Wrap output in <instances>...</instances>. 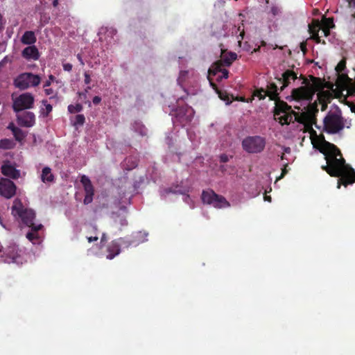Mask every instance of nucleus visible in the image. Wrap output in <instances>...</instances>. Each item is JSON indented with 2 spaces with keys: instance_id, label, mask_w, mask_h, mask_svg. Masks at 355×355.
Here are the masks:
<instances>
[{
  "instance_id": "obj_39",
  "label": "nucleus",
  "mask_w": 355,
  "mask_h": 355,
  "mask_svg": "<svg viewBox=\"0 0 355 355\" xmlns=\"http://www.w3.org/2000/svg\"><path fill=\"white\" fill-rule=\"evenodd\" d=\"M62 67L63 69L67 71H71L72 69V64L70 63H64Z\"/></svg>"
},
{
  "instance_id": "obj_30",
  "label": "nucleus",
  "mask_w": 355,
  "mask_h": 355,
  "mask_svg": "<svg viewBox=\"0 0 355 355\" xmlns=\"http://www.w3.org/2000/svg\"><path fill=\"white\" fill-rule=\"evenodd\" d=\"M83 110V106L80 104L69 105L68 106V111L70 113L80 112Z\"/></svg>"
},
{
  "instance_id": "obj_20",
  "label": "nucleus",
  "mask_w": 355,
  "mask_h": 355,
  "mask_svg": "<svg viewBox=\"0 0 355 355\" xmlns=\"http://www.w3.org/2000/svg\"><path fill=\"white\" fill-rule=\"evenodd\" d=\"M1 173L12 179H17L20 176V171L8 163H5L1 166Z\"/></svg>"
},
{
  "instance_id": "obj_52",
  "label": "nucleus",
  "mask_w": 355,
  "mask_h": 355,
  "mask_svg": "<svg viewBox=\"0 0 355 355\" xmlns=\"http://www.w3.org/2000/svg\"><path fill=\"white\" fill-rule=\"evenodd\" d=\"M58 0H53V6L54 7H57V6H58Z\"/></svg>"
},
{
  "instance_id": "obj_8",
  "label": "nucleus",
  "mask_w": 355,
  "mask_h": 355,
  "mask_svg": "<svg viewBox=\"0 0 355 355\" xmlns=\"http://www.w3.org/2000/svg\"><path fill=\"white\" fill-rule=\"evenodd\" d=\"M266 146V139L261 136H249L242 141L243 149L251 154L259 153Z\"/></svg>"
},
{
  "instance_id": "obj_32",
  "label": "nucleus",
  "mask_w": 355,
  "mask_h": 355,
  "mask_svg": "<svg viewBox=\"0 0 355 355\" xmlns=\"http://www.w3.org/2000/svg\"><path fill=\"white\" fill-rule=\"evenodd\" d=\"M238 33H239V35H236V38L238 40V43H239V46H241V40L243 39L244 31H243V29H242V30L241 29V26H239L236 29V34H237Z\"/></svg>"
},
{
  "instance_id": "obj_10",
  "label": "nucleus",
  "mask_w": 355,
  "mask_h": 355,
  "mask_svg": "<svg viewBox=\"0 0 355 355\" xmlns=\"http://www.w3.org/2000/svg\"><path fill=\"white\" fill-rule=\"evenodd\" d=\"M202 200L204 203L212 205L216 208H225L230 205L224 197L216 194L212 191H203Z\"/></svg>"
},
{
  "instance_id": "obj_4",
  "label": "nucleus",
  "mask_w": 355,
  "mask_h": 355,
  "mask_svg": "<svg viewBox=\"0 0 355 355\" xmlns=\"http://www.w3.org/2000/svg\"><path fill=\"white\" fill-rule=\"evenodd\" d=\"M324 129L329 133H338L343 130L345 127L349 128L351 123H347L346 119L342 116L340 108L334 105L328 112L323 119Z\"/></svg>"
},
{
  "instance_id": "obj_15",
  "label": "nucleus",
  "mask_w": 355,
  "mask_h": 355,
  "mask_svg": "<svg viewBox=\"0 0 355 355\" xmlns=\"http://www.w3.org/2000/svg\"><path fill=\"white\" fill-rule=\"evenodd\" d=\"M121 243H124L127 245L126 241L124 239H120L119 241H112L107 247V254L106 255V258L107 259H112L116 256L119 254L121 252L120 245Z\"/></svg>"
},
{
  "instance_id": "obj_27",
  "label": "nucleus",
  "mask_w": 355,
  "mask_h": 355,
  "mask_svg": "<svg viewBox=\"0 0 355 355\" xmlns=\"http://www.w3.org/2000/svg\"><path fill=\"white\" fill-rule=\"evenodd\" d=\"M12 134L15 139L19 141L23 140L26 137V134L24 133V132L19 128L15 129V131L12 132Z\"/></svg>"
},
{
  "instance_id": "obj_35",
  "label": "nucleus",
  "mask_w": 355,
  "mask_h": 355,
  "mask_svg": "<svg viewBox=\"0 0 355 355\" xmlns=\"http://www.w3.org/2000/svg\"><path fill=\"white\" fill-rule=\"evenodd\" d=\"M255 96L259 98V99H263L267 96V92L266 90L257 91Z\"/></svg>"
},
{
  "instance_id": "obj_36",
  "label": "nucleus",
  "mask_w": 355,
  "mask_h": 355,
  "mask_svg": "<svg viewBox=\"0 0 355 355\" xmlns=\"http://www.w3.org/2000/svg\"><path fill=\"white\" fill-rule=\"evenodd\" d=\"M94 194H86L84 198V203L89 204L92 201Z\"/></svg>"
},
{
  "instance_id": "obj_34",
  "label": "nucleus",
  "mask_w": 355,
  "mask_h": 355,
  "mask_svg": "<svg viewBox=\"0 0 355 355\" xmlns=\"http://www.w3.org/2000/svg\"><path fill=\"white\" fill-rule=\"evenodd\" d=\"M282 149H283V155L281 156V159L282 160H287L288 161V159L285 156L286 154H290L291 153V148L289 147H285V146H283L282 147Z\"/></svg>"
},
{
  "instance_id": "obj_37",
  "label": "nucleus",
  "mask_w": 355,
  "mask_h": 355,
  "mask_svg": "<svg viewBox=\"0 0 355 355\" xmlns=\"http://www.w3.org/2000/svg\"><path fill=\"white\" fill-rule=\"evenodd\" d=\"M55 80V77L52 75H50L49 76V80H47L45 83L44 84V87H49L51 83Z\"/></svg>"
},
{
  "instance_id": "obj_11",
  "label": "nucleus",
  "mask_w": 355,
  "mask_h": 355,
  "mask_svg": "<svg viewBox=\"0 0 355 355\" xmlns=\"http://www.w3.org/2000/svg\"><path fill=\"white\" fill-rule=\"evenodd\" d=\"M172 115L175 118L174 123L178 122L184 126L191 121L194 115V111L191 107L185 105L173 110Z\"/></svg>"
},
{
  "instance_id": "obj_41",
  "label": "nucleus",
  "mask_w": 355,
  "mask_h": 355,
  "mask_svg": "<svg viewBox=\"0 0 355 355\" xmlns=\"http://www.w3.org/2000/svg\"><path fill=\"white\" fill-rule=\"evenodd\" d=\"M220 160L223 163L227 162L229 161V157L225 154H223L220 156Z\"/></svg>"
},
{
  "instance_id": "obj_19",
  "label": "nucleus",
  "mask_w": 355,
  "mask_h": 355,
  "mask_svg": "<svg viewBox=\"0 0 355 355\" xmlns=\"http://www.w3.org/2000/svg\"><path fill=\"white\" fill-rule=\"evenodd\" d=\"M21 55L28 60H37L40 58V53L35 46L30 45L22 51Z\"/></svg>"
},
{
  "instance_id": "obj_29",
  "label": "nucleus",
  "mask_w": 355,
  "mask_h": 355,
  "mask_svg": "<svg viewBox=\"0 0 355 355\" xmlns=\"http://www.w3.org/2000/svg\"><path fill=\"white\" fill-rule=\"evenodd\" d=\"M12 147V142L9 139H1L0 141V148L10 149Z\"/></svg>"
},
{
  "instance_id": "obj_54",
  "label": "nucleus",
  "mask_w": 355,
  "mask_h": 355,
  "mask_svg": "<svg viewBox=\"0 0 355 355\" xmlns=\"http://www.w3.org/2000/svg\"><path fill=\"white\" fill-rule=\"evenodd\" d=\"M136 166H137V163L134 162L132 166H130V167L128 168V169L130 170V169L135 168Z\"/></svg>"
},
{
  "instance_id": "obj_1",
  "label": "nucleus",
  "mask_w": 355,
  "mask_h": 355,
  "mask_svg": "<svg viewBox=\"0 0 355 355\" xmlns=\"http://www.w3.org/2000/svg\"><path fill=\"white\" fill-rule=\"evenodd\" d=\"M319 88L320 85L317 78H314L311 80H303L302 85L293 89L291 96L296 103H300V105H295L294 107L300 112H295L291 110V107L283 103L277 106L274 118L282 125L297 121L304 125L309 131L313 148L318 149L324 155L327 165L322 166V168L331 176L341 177L338 180L337 186V188L340 189V181H343L345 185L355 182V171L345 164L339 149L335 145L325 141L323 137H318L312 129L313 119L309 106Z\"/></svg>"
},
{
  "instance_id": "obj_12",
  "label": "nucleus",
  "mask_w": 355,
  "mask_h": 355,
  "mask_svg": "<svg viewBox=\"0 0 355 355\" xmlns=\"http://www.w3.org/2000/svg\"><path fill=\"white\" fill-rule=\"evenodd\" d=\"M33 103V96L31 93H24L14 99L12 108L15 112H19L21 110L31 108Z\"/></svg>"
},
{
  "instance_id": "obj_17",
  "label": "nucleus",
  "mask_w": 355,
  "mask_h": 355,
  "mask_svg": "<svg viewBox=\"0 0 355 355\" xmlns=\"http://www.w3.org/2000/svg\"><path fill=\"white\" fill-rule=\"evenodd\" d=\"M237 58V54L234 52L227 51L221 49L220 60L216 62H220L221 65L229 67Z\"/></svg>"
},
{
  "instance_id": "obj_48",
  "label": "nucleus",
  "mask_w": 355,
  "mask_h": 355,
  "mask_svg": "<svg viewBox=\"0 0 355 355\" xmlns=\"http://www.w3.org/2000/svg\"><path fill=\"white\" fill-rule=\"evenodd\" d=\"M283 165H284V168L282 169V175L280 178H282L287 172L286 167L287 166L288 164L286 163V164H284Z\"/></svg>"
},
{
  "instance_id": "obj_25",
  "label": "nucleus",
  "mask_w": 355,
  "mask_h": 355,
  "mask_svg": "<svg viewBox=\"0 0 355 355\" xmlns=\"http://www.w3.org/2000/svg\"><path fill=\"white\" fill-rule=\"evenodd\" d=\"M80 182L84 187L86 194H94V188L89 178L86 175H83Z\"/></svg>"
},
{
  "instance_id": "obj_57",
  "label": "nucleus",
  "mask_w": 355,
  "mask_h": 355,
  "mask_svg": "<svg viewBox=\"0 0 355 355\" xmlns=\"http://www.w3.org/2000/svg\"><path fill=\"white\" fill-rule=\"evenodd\" d=\"M325 109V105H322V110H324Z\"/></svg>"
},
{
  "instance_id": "obj_50",
  "label": "nucleus",
  "mask_w": 355,
  "mask_h": 355,
  "mask_svg": "<svg viewBox=\"0 0 355 355\" xmlns=\"http://www.w3.org/2000/svg\"><path fill=\"white\" fill-rule=\"evenodd\" d=\"M349 5L351 7L355 8V0H351L349 1ZM353 16L355 17V12L353 14Z\"/></svg>"
},
{
  "instance_id": "obj_56",
  "label": "nucleus",
  "mask_w": 355,
  "mask_h": 355,
  "mask_svg": "<svg viewBox=\"0 0 355 355\" xmlns=\"http://www.w3.org/2000/svg\"><path fill=\"white\" fill-rule=\"evenodd\" d=\"M3 251V247L0 245V252Z\"/></svg>"
},
{
  "instance_id": "obj_31",
  "label": "nucleus",
  "mask_w": 355,
  "mask_h": 355,
  "mask_svg": "<svg viewBox=\"0 0 355 355\" xmlns=\"http://www.w3.org/2000/svg\"><path fill=\"white\" fill-rule=\"evenodd\" d=\"M85 116L83 114H78L76 116V118H75V121H74V123H73V125H82L84 124L85 123Z\"/></svg>"
},
{
  "instance_id": "obj_51",
  "label": "nucleus",
  "mask_w": 355,
  "mask_h": 355,
  "mask_svg": "<svg viewBox=\"0 0 355 355\" xmlns=\"http://www.w3.org/2000/svg\"><path fill=\"white\" fill-rule=\"evenodd\" d=\"M264 200L271 202V197L266 195L264 196Z\"/></svg>"
},
{
  "instance_id": "obj_21",
  "label": "nucleus",
  "mask_w": 355,
  "mask_h": 355,
  "mask_svg": "<svg viewBox=\"0 0 355 355\" xmlns=\"http://www.w3.org/2000/svg\"><path fill=\"white\" fill-rule=\"evenodd\" d=\"M148 236V233L145 232H137L133 234V240L132 241H126L127 245L126 247H128L132 245H137L140 243L144 242L146 241V237Z\"/></svg>"
},
{
  "instance_id": "obj_14",
  "label": "nucleus",
  "mask_w": 355,
  "mask_h": 355,
  "mask_svg": "<svg viewBox=\"0 0 355 355\" xmlns=\"http://www.w3.org/2000/svg\"><path fill=\"white\" fill-rule=\"evenodd\" d=\"M17 121L19 125L31 128L35 123V116L32 112H24L17 114Z\"/></svg>"
},
{
  "instance_id": "obj_3",
  "label": "nucleus",
  "mask_w": 355,
  "mask_h": 355,
  "mask_svg": "<svg viewBox=\"0 0 355 355\" xmlns=\"http://www.w3.org/2000/svg\"><path fill=\"white\" fill-rule=\"evenodd\" d=\"M198 73L191 68L180 70L178 78V84L187 95H196L200 91Z\"/></svg>"
},
{
  "instance_id": "obj_26",
  "label": "nucleus",
  "mask_w": 355,
  "mask_h": 355,
  "mask_svg": "<svg viewBox=\"0 0 355 355\" xmlns=\"http://www.w3.org/2000/svg\"><path fill=\"white\" fill-rule=\"evenodd\" d=\"M52 111V105L48 103L46 100L42 101V106L40 107V114L43 116H47L48 114Z\"/></svg>"
},
{
  "instance_id": "obj_23",
  "label": "nucleus",
  "mask_w": 355,
  "mask_h": 355,
  "mask_svg": "<svg viewBox=\"0 0 355 355\" xmlns=\"http://www.w3.org/2000/svg\"><path fill=\"white\" fill-rule=\"evenodd\" d=\"M40 178L41 180L44 183L52 182L54 180V176L51 172V169L48 166H46L42 169Z\"/></svg>"
},
{
  "instance_id": "obj_24",
  "label": "nucleus",
  "mask_w": 355,
  "mask_h": 355,
  "mask_svg": "<svg viewBox=\"0 0 355 355\" xmlns=\"http://www.w3.org/2000/svg\"><path fill=\"white\" fill-rule=\"evenodd\" d=\"M278 90L279 89L276 84L270 83L268 86V89L266 90V92H267V96L270 98V100L276 101L278 98Z\"/></svg>"
},
{
  "instance_id": "obj_43",
  "label": "nucleus",
  "mask_w": 355,
  "mask_h": 355,
  "mask_svg": "<svg viewBox=\"0 0 355 355\" xmlns=\"http://www.w3.org/2000/svg\"><path fill=\"white\" fill-rule=\"evenodd\" d=\"M101 98L96 96L93 98L92 102L94 104L98 105L101 102Z\"/></svg>"
},
{
  "instance_id": "obj_44",
  "label": "nucleus",
  "mask_w": 355,
  "mask_h": 355,
  "mask_svg": "<svg viewBox=\"0 0 355 355\" xmlns=\"http://www.w3.org/2000/svg\"><path fill=\"white\" fill-rule=\"evenodd\" d=\"M18 127H16L15 125L13 123H9L8 128L13 132L15 131V129H17Z\"/></svg>"
},
{
  "instance_id": "obj_13",
  "label": "nucleus",
  "mask_w": 355,
  "mask_h": 355,
  "mask_svg": "<svg viewBox=\"0 0 355 355\" xmlns=\"http://www.w3.org/2000/svg\"><path fill=\"white\" fill-rule=\"evenodd\" d=\"M16 193V186L14 182L6 178L0 180V194L6 198H11Z\"/></svg>"
},
{
  "instance_id": "obj_2",
  "label": "nucleus",
  "mask_w": 355,
  "mask_h": 355,
  "mask_svg": "<svg viewBox=\"0 0 355 355\" xmlns=\"http://www.w3.org/2000/svg\"><path fill=\"white\" fill-rule=\"evenodd\" d=\"M11 213L16 219H20L24 225L31 227L32 232L26 234V238L33 244L39 243L40 238L37 231L42 229V224L36 225L33 223L35 218L34 211L24 207L19 200L15 199L13 202Z\"/></svg>"
},
{
  "instance_id": "obj_47",
  "label": "nucleus",
  "mask_w": 355,
  "mask_h": 355,
  "mask_svg": "<svg viewBox=\"0 0 355 355\" xmlns=\"http://www.w3.org/2000/svg\"><path fill=\"white\" fill-rule=\"evenodd\" d=\"M107 241V236L105 233L103 234L101 239V243H104Z\"/></svg>"
},
{
  "instance_id": "obj_28",
  "label": "nucleus",
  "mask_w": 355,
  "mask_h": 355,
  "mask_svg": "<svg viewBox=\"0 0 355 355\" xmlns=\"http://www.w3.org/2000/svg\"><path fill=\"white\" fill-rule=\"evenodd\" d=\"M133 128L141 135H145L146 134V128L139 122H136L133 125Z\"/></svg>"
},
{
  "instance_id": "obj_46",
  "label": "nucleus",
  "mask_w": 355,
  "mask_h": 355,
  "mask_svg": "<svg viewBox=\"0 0 355 355\" xmlns=\"http://www.w3.org/2000/svg\"><path fill=\"white\" fill-rule=\"evenodd\" d=\"M77 58L78 60V61L80 62V64L82 65V66H84L85 65V62L82 58V56L80 55V54H78L77 55Z\"/></svg>"
},
{
  "instance_id": "obj_9",
  "label": "nucleus",
  "mask_w": 355,
  "mask_h": 355,
  "mask_svg": "<svg viewBox=\"0 0 355 355\" xmlns=\"http://www.w3.org/2000/svg\"><path fill=\"white\" fill-rule=\"evenodd\" d=\"M41 82L40 76L32 73H23L19 75L14 81L15 86L21 89L37 86Z\"/></svg>"
},
{
  "instance_id": "obj_5",
  "label": "nucleus",
  "mask_w": 355,
  "mask_h": 355,
  "mask_svg": "<svg viewBox=\"0 0 355 355\" xmlns=\"http://www.w3.org/2000/svg\"><path fill=\"white\" fill-rule=\"evenodd\" d=\"M345 68V61L341 60L336 67V83L340 89L346 91L347 96H352L355 93V80H353L346 73H343Z\"/></svg>"
},
{
  "instance_id": "obj_6",
  "label": "nucleus",
  "mask_w": 355,
  "mask_h": 355,
  "mask_svg": "<svg viewBox=\"0 0 355 355\" xmlns=\"http://www.w3.org/2000/svg\"><path fill=\"white\" fill-rule=\"evenodd\" d=\"M333 20L330 18H324L322 21L319 20H313L311 24L309 25V30L311 34L312 37L318 42H320L319 32L320 28L322 27V33L324 36L327 37L329 34V30L334 27Z\"/></svg>"
},
{
  "instance_id": "obj_16",
  "label": "nucleus",
  "mask_w": 355,
  "mask_h": 355,
  "mask_svg": "<svg viewBox=\"0 0 355 355\" xmlns=\"http://www.w3.org/2000/svg\"><path fill=\"white\" fill-rule=\"evenodd\" d=\"M223 66L220 62H215L209 69V76L211 75L216 76L218 74L217 80H221L222 78H227L228 71L225 69H223Z\"/></svg>"
},
{
  "instance_id": "obj_7",
  "label": "nucleus",
  "mask_w": 355,
  "mask_h": 355,
  "mask_svg": "<svg viewBox=\"0 0 355 355\" xmlns=\"http://www.w3.org/2000/svg\"><path fill=\"white\" fill-rule=\"evenodd\" d=\"M3 261L7 263L22 264L26 260L24 252L13 242L7 246L3 254L1 256Z\"/></svg>"
},
{
  "instance_id": "obj_40",
  "label": "nucleus",
  "mask_w": 355,
  "mask_h": 355,
  "mask_svg": "<svg viewBox=\"0 0 355 355\" xmlns=\"http://www.w3.org/2000/svg\"><path fill=\"white\" fill-rule=\"evenodd\" d=\"M84 76H85V83L87 85L89 84L91 82V78H90L89 74L87 72H85L84 73Z\"/></svg>"
},
{
  "instance_id": "obj_38",
  "label": "nucleus",
  "mask_w": 355,
  "mask_h": 355,
  "mask_svg": "<svg viewBox=\"0 0 355 355\" xmlns=\"http://www.w3.org/2000/svg\"><path fill=\"white\" fill-rule=\"evenodd\" d=\"M183 200L187 202V204L190 205L191 207H193V205L191 204L192 200L191 199L190 196L188 195H184L183 196Z\"/></svg>"
},
{
  "instance_id": "obj_55",
  "label": "nucleus",
  "mask_w": 355,
  "mask_h": 355,
  "mask_svg": "<svg viewBox=\"0 0 355 355\" xmlns=\"http://www.w3.org/2000/svg\"><path fill=\"white\" fill-rule=\"evenodd\" d=\"M95 232L97 230L96 227L94 226L91 227Z\"/></svg>"
},
{
  "instance_id": "obj_42",
  "label": "nucleus",
  "mask_w": 355,
  "mask_h": 355,
  "mask_svg": "<svg viewBox=\"0 0 355 355\" xmlns=\"http://www.w3.org/2000/svg\"><path fill=\"white\" fill-rule=\"evenodd\" d=\"M87 239L89 243H91L92 241H96L98 239L97 236H87Z\"/></svg>"
},
{
  "instance_id": "obj_18",
  "label": "nucleus",
  "mask_w": 355,
  "mask_h": 355,
  "mask_svg": "<svg viewBox=\"0 0 355 355\" xmlns=\"http://www.w3.org/2000/svg\"><path fill=\"white\" fill-rule=\"evenodd\" d=\"M297 78V76L295 72L291 70H286L282 73V78L278 79V82L281 85L280 89L283 90L291 81H294Z\"/></svg>"
},
{
  "instance_id": "obj_49",
  "label": "nucleus",
  "mask_w": 355,
  "mask_h": 355,
  "mask_svg": "<svg viewBox=\"0 0 355 355\" xmlns=\"http://www.w3.org/2000/svg\"><path fill=\"white\" fill-rule=\"evenodd\" d=\"M166 142L168 144V146L171 145V141H172V136L168 135L166 138Z\"/></svg>"
},
{
  "instance_id": "obj_33",
  "label": "nucleus",
  "mask_w": 355,
  "mask_h": 355,
  "mask_svg": "<svg viewBox=\"0 0 355 355\" xmlns=\"http://www.w3.org/2000/svg\"><path fill=\"white\" fill-rule=\"evenodd\" d=\"M114 221L116 223H119L121 226H125L128 224L126 219L123 216H117Z\"/></svg>"
},
{
  "instance_id": "obj_22",
  "label": "nucleus",
  "mask_w": 355,
  "mask_h": 355,
  "mask_svg": "<svg viewBox=\"0 0 355 355\" xmlns=\"http://www.w3.org/2000/svg\"><path fill=\"white\" fill-rule=\"evenodd\" d=\"M36 40L37 39L35 33L31 31H26L21 38V42L24 44L27 45H33L35 43Z\"/></svg>"
},
{
  "instance_id": "obj_53",
  "label": "nucleus",
  "mask_w": 355,
  "mask_h": 355,
  "mask_svg": "<svg viewBox=\"0 0 355 355\" xmlns=\"http://www.w3.org/2000/svg\"><path fill=\"white\" fill-rule=\"evenodd\" d=\"M319 36L320 38L322 36H324V33H322V27L320 28V32H319Z\"/></svg>"
},
{
  "instance_id": "obj_45",
  "label": "nucleus",
  "mask_w": 355,
  "mask_h": 355,
  "mask_svg": "<svg viewBox=\"0 0 355 355\" xmlns=\"http://www.w3.org/2000/svg\"><path fill=\"white\" fill-rule=\"evenodd\" d=\"M44 92L46 95H53L54 94V92L52 89L46 88L44 89Z\"/></svg>"
}]
</instances>
